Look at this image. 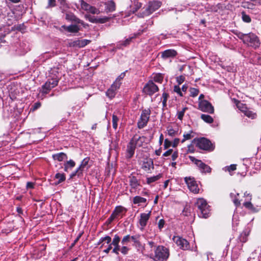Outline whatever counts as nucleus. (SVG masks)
Returning <instances> with one entry per match:
<instances>
[{"mask_svg": "<svg viewBox=\"0 0 261 261\" xmlns=\"http://www.w3.org/2000/svg\"><path fill=\"white\" fill-rule=\"evenodd\" d=\"M54 70L49 73L48 79L45 84L42 85L41 92L43 94H47L52 88L57 86L59 77L56 74L54 73Z\"/></svg>", "mask_w": 261, "mask_h": 261, "instance_id": "f257e3e1", "label": "nucleus"}, {"mask_svg": "<svg viewBox=\"0 0 261 261\" xmlns=\"http://www.w3.org/2000/svg\"><path fill=\"white\" fill-rule=\"evenodd\" d=\"M196 205L200 211L198 214L200 217L207 218L209 217L210 212V206L208 205L205 199L203 198H198L197 200Z\"/></svg>", "mask_w": 261, "mask_h": 261, "instance_id": "f03ea898", "label": "nucleus"}, {"mask_svg": "<svg viewBox=\"0 0 261 261\" xmlns=\"http://www.w3.org/2000/svg\"><path fill=\"white\" fill-rule=\"evenodd\" d=\"M161 6V3L159 1L150 2L148 5L143 8V11L140 15V17H143L148 16L158 10Z\"/></svg>", "mask_w": 261, "mask_h": 261, "instance_id": "7ed1b4c3", "label": "nucleus"}, {"mask_svg": "<svg viewBox=\"0 0 261 261\" xmlns=\"http://www.w3.org/2000/svg\"><path fill=\"white\" fill-rule=\"evenodd\" d=\"M169 255L168 249L162 246H158L155 250L154 259L156 261H163L167 259Z\"/></svg>", "mask_w": 261, "mask_h": 261, "instance_id": "20e7f679", "label": "nucleus"}, {"mask_svg": "<svg viewBox=\"0 0 261 261\" xmlns=\"http://www.w3.org/2000/svg\"><path fill=\"white\" fill-rule=\"evenodd\" d=\"M150 113L151 111L149 109L142 111L138 122V127L139 128H142L147 125L150 118Z\"/></svg>", "mask_w": 261, "mask_h": 261, "instance_id": "39448f33", "label": "nucleus"}, {"mask_svg": "<svg viewBox=\"0 0 261 261\" xmlns=\"http://www.w3.org/2000/svg\"><path fill=\"white\" fill-rule=\"evenodd\" d=\"M245 43L255 49L258 48L260 44L257 36L253 33L247 34V39Z\"/></svg>", "mask_w": 261, "mask_h": 261, "instance_id": "423d86ee", "label": "nucleus"}, {"mask_svg": "<svg viewBox=\"0 0 261 261\" xmlns=\"http://www.w3.org/2000/svg\"><path fill=\"white\" fill-rule=\"evenodd\" d=\"M198 109L202 112L213 114L214 108L212 104L207 100H201L198 103Z\"/></svg>", "mask_w": 261, "mask_h": 261, "instance_id": "0eeeda50", "label": "nucleus"}, {"mask_svg": "<svg viewBox=\"0 0 261 261\" xmlns=\"http://www.w3.org/2000/svg\"><path fill=\"white\" fill-rule=\"evenodd\" d=\"M196 146L203 150L213 149L211 142L208 140L204 138L197 140Z\"/></svg>", "mask_w": 261, "mask_h": 261, "instance_id": "6e6552de", "label": "nucleus"}, {"mask_svg": "<svg viewBox=\"0 0 261 261\" xmlns=\"http://www.w3.org/2000/svg\"><path fill=\"white\" fill-rule=\"evenodd\" d=\"M80 3L81 9L87 13L93 14H98L99 13V11L98 9L91 6L84 0H80Z\"/></svg>", "mask_w": 261, "mask_h": 261, "instance_id": "1a4fd4ad", "label": "nucleus"}, {"mask_svg": "<svg viewBox=\"0 0 261 261\" xmlns=\"http://www.w3.org/2000/svg\"><path fill=\"white\" fill-rule=\"evenodd\" d=\"M185 181L189 189L194 193H198L199 191L198 185L193 178L186 177Z\"/></svg>", "mask_w": 261, "mask_h": 261, "instance_id": "9d476101", "label": "nucleus"}, {"mask_svg": "<svg viewBox=\"0 0 261 261\" xmlns=\"http://www.w3.org/2000/svg\"><path fill=\"white\" fill-rule=\"evenodd\" d=\"M173 240L182 250H187L190 248L188 242L179 236H174L173 238Z\"/></svg>", "mask_w": 261, "mask_h": 261, "instance_id": "9b49d317", "label": "nucleus"}, {"mask_svg": "<svg viewBox=\"0 0 261 261\" xmlns=\"http://www.w3.org/2000/svg\"><path fill=\"white\" fill-rule=\"evenodd\" d=\"M143 90L147 94L152 95L158 91L159 88L152 81H149L145 86Z\"/></svg>", "mask_w": 261, "mask_h": 261, "instance_id": "f8f14e48", "label": "nucleus"}, {"mask_svg": "<svg viewBox=\"0 0 261 261\" xmlns=\"http://www.w3.org/2000/svg\"><path fill=\"white\" fill-rule=\"evenodd\" d=\"M119 88L120 86H119L117 82H114L111 87L107 91L106 95L110 99H112L115 96L116 92Z\"/></svg>", "mask_w": 261, "mask_h": 261, "instance_id": "ddd939ff", "label": "nucleus"}, {"mask_svg": "<svg viewBox=\"0 0 261 261\" xmlns=\"http://www.w3.org/2000/svg\"><path fill=\"white\" fill-rule=\"evenodd\" d=\"M65 18L66 20L68 21H70L76 23H80L84 26V27H86V24L84 23V21L80 19L77 18L73 13L71 12H68L66 13Z\"/></svg>", "mask_w": 261, "mask_h": 261, "instance_id": "4468645a", "label": "nucleus"}, {"mask_svg": "<svg viewBox=\"0 0 261 261\" xmlns=\"http://www.w3.org/2000/svg\"><path fill=\"white\" fill-rule=\"evenodd\" d=\"M134 246L138 251L142 252L144 249L143 244L140 241V238L132 237V244Z\"/></svg>", "mask_w": 261, "mask_h": 261, "instance_id": "2eb2a0df", "label": "nucleus"}, {"mask_svg": "<svg viewBox=\"0 0 261 261\" xmlns=\"http://www.w3.org/2000/svg\"><path fill=\"white\" fill-rule=\"evenodd\" d=\"M177 55V52L174 49H167L162 53V57L163 59L173 58Z\"/></svg>", "mask_w": 261, "mask_h": 261, "instance_id": "dca6fc26", "label": "nucleus"}, {"mask_svg": "<svg viewBox=\"0 0 261 261\" xmlns=\"http://www.w3.org/2000/svg\"><path fill=\"white\" fill-rule=\"evenodd\" d=\"M105 11L107 12H113L116 9V5L115 2L111 0L107 1L105 4Z\"/></svg>", "mask_w": 261, "mask_h": 261, "instance_id": "f3484780", "label": "nucleus"}, {"mask_svg": "<svg viewBox=\"0 0 261 261\" xmlns=\"http://www.w3.org/2000/svg\"><path fill=\"white\" fill-rule=\"evenodd\" d=\"M149 217L150 213L147 214H141L139 222L141 226H142V228H143L146 225L147 222L148 220Z\"/></svg>", "mask_w": 261, "mask_h": 261, "instance_id": "a211bd4d", "label": "nucleus"}, {"mask_svg": "<svg viewBox=\"0 0 261 261\" xmlns=\"http://www.w3.org/2000/svg\"><path fill=\"white\" fill-rule=\"evenodd\" d=\"M52 158L54 160H57L59 162H61L67 160V155L64 152H60L53 154Z\"/></svg>", "mask_w": 261, "mask_h": 261, "instance_id": "6ab92c4d", "label": "nucleus"}, {"mask_svg": "<svg viewBox=\"0 0 261 261\" xmlns=\"http://www.w3.org/2000/svg\"><path fill=\"white\" fill-rule=\"evenodd\" d=\"M90 40L88 39L78 40L73 42V46L79 47H83L88 44Z\"/></svg>", "mask_w": 261, "mask_h": 261, "instance_id": "aec40b11", "label": "nucleus"}, {"mask_svg": "<svg viewBox=\"0 0 261 261\" xmlns=\"http://www.w3.org/2000/svg\"><path fill=\"white\" fill-rule=\"evenodd\" d=\"M124 212H125V209L123 207L121 206H118L116 207L112 214H114L117 218L118 217L121 216Z\"/></svg>", "mask_w": 261, "mask_h": 261, "instance_id": "412c9836", "label": "nucleus"}, {"mask_svg": "<svg viewBox=\"0 0 261 261\" xmlns=\"http://www.w3.org/2000/svg\"><path fill=\"white\" fill-rule=\"evenodd\" d=\"M75 163L72 160L67 161L64 164V170L65 172H68V170L73 168L75 166Z\"/></svg>", "mask_w": 261, "mask_h": 261, "instance_id": "4be33fe9", "label": "nucleus"}, {"mask_svg": "<svg viewBox=\"0 0 261 261\" xmlns=\"http://www.w3.org/2000/svg\"><path fill=\"white\" fill-rule=\"evenodd\" d=\"M90 161V159L89 158H85L81 162L80 166L77 168L80 170L83 173V171H84L85 169L86 168L87 169H88V164Z\"/></svg>", "mask_w": 261, "mask_h": 261, "instance_id": "5701e85b", "label": "nucleus"}, {"mask_svg": "<svg viewBox=\"0 0 261 261\" xmlns=\"http://www.w3.org/2000/svg\"><path fill=\"white\" fill-rule=\"evenodd\" d=\"M112 239L109 236H106L105 237L101 238L97 244L100 245L101 244V246H100V248H102L104 247L105 243L107 244H110L111 242Z\"/></svg>", "mask_w": 261, "mask_h": 261, "instance_id": "b1692460", "label": "nucleus"}, {"mask_svg": "<svg viewBox=\"0 0 261 261\" xmlns=\"http://www.w3.org/2000/svg\"><path fill=\"white\" fill-rule=\"evenodd\" d=\"M55 178L58 180L55 184L56 185H57L64 181L66 179V177L64 173H57L55 176Z\"/></svg>", "mask_w": 261, "mask_h": 261, "instance_id": "393cba45", "label": "nucleus"}, {"mask_svg": "<svg viewBox=\"0 0 261 261\" xmlns=\"http://www.w3.org/2000/svg\"><path fill=\"white\" fill-rule=\"evenodd\" d=\"M66 30L70 33H77L80 30L79 26L76 24H71L66 27Z\"/></svg>", "mask_w": 261, "mask_h": 261, "instance_id": "a878e982", "label": "nucleus"}, {"mask_svg": "<svg viewBox=\"0 0 261 261\" xmlns=\"http://www.w3.org/2000/svg\"><path fill=\"white\" fill-rule=\"evenodd\" d=\"M236 106L239 110L243 113L248 109L246 104L242 103L239 101H237Z\"/></svg>", "mask_w": 261, "mask_h": 261, "instance_id": "bb28decb", "label": "nucleus"}, {"mask_svg": "<svg viewBox=\"0 0 261 261\" xmlns=\"http://www.w3.org/2000/svg\"><path fill=\"white\" fill-rule=\"evenodd\" d=\"M200 117L202 120H203L205 122L207 123H212L214 121L213 118L208 115L202 114Z\"/></svg>", "mask_w": 261, "mask_h": 261, "instance_id": "cd10ccee", "label": "nucleus"}, {"mask_svg": "<svg viewBox=\"0 0 261 261\" xmlns=\"http://www.w3.org/2000/svg\"><path fill=\"white\" fill-rule=\"evenodd\" d=\"M130 38H128L126 39L125 41L119 42L116 46L117 48H122L123 46H126L129 45L130 42Z\"/></svg>", "mask_w": 261, "mask_h": 261, "instance_id": "c85d7f7f", "label": "nucleus"}, {"mask_svg": "<svg viewBox=\"0 0 261 261\" xmlns=\"http://www.w3.org/2000/svg\"><path fill=\"white\" fill-rule=\"evenodd\" d=\"M190 159L191 161H192L193 162H194L199 168L200 170L201 168L202 167L204 163L201 162L200 160H198L196 159H195L194 157L193 156H190Z\"/></svg>", "mask_w": 261, "mask_h": 261, "instance_id": "c756f323", "label": "nucleus"}, {"mask_svg": "<svg viewBox=\"0 0 261 261\" xmlns=\"http://www.w3.org/2000/svg\"><path fill=\"white\" fill-rule=\"evenodd\" d=\"M244 114L248 118H251L252 119L255 118L256 117V113L250 110L249 109L245 111V112L244 113Z\"/></svg>", "mask_w": 261, "mask_h": 261, "instance_id": "7c9ffc66", "label": "nucleus"}, {"mask_svg": "<svg viewBox=\"0 0 261 261\" xmlns=\"http://www.w3.org/2000/svg\"><path fill=\"white\" fill-rule=\"evenodd\" d=\"M161 177V175L160 174L156 175V176H151V177H147V182L148 184H151L153 182H154L156 180H158V179H159Z\"/></svg>", "mask_w": 261, "mask_h": 261, "instance_id": "2f4dec72", "label": "nucleus"}, {"mask_svg": "<svg viewBox=\"0 0 261 261\" xmlns=\"http://www.w3.org/2000/svg\"><path fill=\"white\" fill-rule=\"evenodd\" d=\"M153 79L155 82L161 83L163 80V75L161 73H156L154 75Z\"/></svg>", "mask_w": 261, "mask_h": 261, "instance_id": "473e14b6", "label": "nucleus"}, {"mask_svg": "<svg viewBox=\"0 0 261 261\" xmlns=\"http://www.w3.org/2000/svg\"><path fill=\"white\" fill-rule=\"evenodd\" d=\"M146 201V199L144 198L140 197V196H136L134 198V203L135 204H141L142 203H145Z\"/></svg>", "mask_w": 261, "mask_h": 261, "instance_id": "72a5a7b5", "label": "nucleus"}, {"mask_svg": "<svg viewBox=\"0 0 261 261\" xmlns=\"http://www.w3.org/2000/svg\"><path fill=\"white\" fill-rule=\"evenodd\" d=\"M83 173L82 171L79 170V169L77 168L76 170L73 172L70 175V177L72 178L73 177L77 176L78 177L81 178L83 176Z\"/></svg>", "mask_w": 261, "mask_h": 261, "instance_id": "f704fd0d", "label": "nucleus"}, {"mask_svg": "<svg viewBox=\"0 0 261 261\" xmlns=\"http://www.w3.org/2000/svg\"><path fill=\"white\" fill-rule=\"evenodd\" d=\"M239 194L238 193L237 194L232 193H230V197L233 199V202L237 206H239L240 204V201L236 198V196H239Z\"/></svg>", "mask_w": 261, "mask_h": 261, "instance_id": "c9c22d12", "label": "nucleus"}, {"mask_svg": "<svg viewBox=\"0 0 261 261\" xmlns=\"http://www.w3.org/2000/svg\"><path fill=\"white\" fill-rule=\"evenodd\" d=\"M61 5V8L62 9L63 12L65 11L66 9L69 8L68 4H67L66 0H58Z\"/></svg>", "mask_w": 261, "mask_h": 261, "instance_id": "e433bc0d", "label": "nucleus"}, {"mask_svg": "<svg viewBox=\"0 0 261 261\" xmlns=\"http://www.w3.org/2000/svg\"><path fill=\"white\" fill-rule=\"evenodd\" d=\"M236 164H232L229 166H226L223 168V170L225 171H227L229 172L234 171L236 170Z\"/></svg>", "mask_w": 261, "mask_h": 261, "instance_id": "4c0bfd02", "label": "nucleus"}, {"mask_svg": "<svg viewBox=\"0 0 261 261\" xmlns=\"http://www.w3.org/2000/svg\"><path fill=\"white\" fill-rule=\"evenodd\" d=\"M118 120H119V119L117 117V116H116L115 115H113V116H112L113 127L115 129H116L117 128V125H118L117 123H118Z\"/></svg>", "mask_w": 261, "mask_h": 261, "instance_id": "58836bf2", "label": "nucleus"}, {"mask_svg": "<svg viewBox=\"0 0 261 261\" xmlns=\"http://www.w3.org/2000/svg\"><path fill=\"white\" fill-rule=\"evenodd\" d=\"M187 107H185L181 111H178L177 112V118L178 119H179V120H181L183 118V117L184 116V114H185V111L187 110Z\"/></svg>", "mask_w": 261, "mask_h": 261, "instance_id": "ea45409f", "label": "nucleus"}, {"mask_svg": "<svg viewBox=\"0 0 261 261\" xmlns=\"http://www.w3.org/2000/svg\"><path fill=\"white\" fill-rule=\"evenodd\" d=\"M200 170L203 173H210L211 172V168L210 166L204 164Z\"/></svg>", "mask_w": 261, "mask_h": 261, "instance_id": "a19ab883", "label": "nucleus"}, {"mask_svg": "<svg viewBox=\"0 0 261 261\" xmlns=\"http://www.w3.org/2000/svg\"><path fill=\"white\" fill-rule=\"evenodd\" d=\"M242 19L244 22H247V23L251 22V18L250 17V16L248 15H247L245 12H243L242 13Z\"/></svg>", "mask_w": 261, "mask_h": 261, "instance_id": "79ce46f5", "label": "nucleus"}, {"mask_svg": "<svg viewBox=\"0 0 261 261\" xmlns=\"http://www.w3.org/2000/svg\"><path fill=\"white\" fill-rule=\"evenodd\" d=\"M120 237L118 235L116 234L114 236V238H113L112 242V243L111 242V244L114 246H118V245H119V243L120 242Z\"/></svg>", "mask_w": 261, "mask_h": 261, "instance_id": "37998d69", "label": "nucleus"}, {"mask_svg": "<svg viewBox=\"0 0 261 261\" xmlns=\"http://www.w3.org/2000/svg\"><path fill=\"white\" fill-rule=\"evenodd\" d=\"M127 71H125L122 73H121L120 75L116 79L115 81L114 82H117L119 84V86H120L121 83L120 82V81L122 80L124 76H125V74Z\"/></svg>", "mask_w": 261, "mask_h": 261, "instance_id": "c03bdc74", "label": "nucleus"}, {"mask_svg": "<svg viewBox=\"0 0 261 261\" xmlns=\"http://www.w3.org/2000/svg\"><path fill=\"white\" fill-rule=\"evenodd\" d=\"M112 17H107V16H104L102 17L98 18V23H105L107 21H108Z\"/></svg>", "mask_w": 261, "mask_h": 261, "instance_id": "a18cd8bd", "label": "nucleus"}, {"mask_svg": "<svg viewBox=\"0 0 261 261\" xmlns=\"http://www.w3.org/2000/svg\"><path fill=\"white\" fill-rule=\"evenodd\" d=\"M168 97V94H167L166 93H163V94H162V98H163V101H162V105H163V107L164 108L166 107V102H167Z\"/></svg>", "mask_w": 261, "mask_h": 261, "instance_id": "49530a36", "label": "nucleus"}, {"mask_svg": "<svg viewBox=\"0 0 261 261\" xmlns=\"http://www.w3.org/2000/svg\"><path fill=\"white\" fill-rule=\"evenodd\" d=\"M199 93V90L196 88H191L190 89V95L192 97L196 96Z\"/></svg>", "mask_w": 261, "mask_h": 261, "instance_id": "de8ad7c7", "label": "nucleus"}, {"mask_svg": "<svg viewBox=\"0 0 261 261\" xmlns=\"http://www.w3.org/2000/svg\"><path fill=\"white\" fill-rule=\"evenodd\" d=\"M237 36L240 39L242 40L243 42L245 43L247 39V34H243L242 33H239L237 34Z\"/></svg>", "mask_w": 261, "mask_h": 261, "instance_id": "09e8293b", "label": "nucleus"}, {"mask_svg": "<svg viewBox=\"0 0 261 261\" xmlns=\"http://www.w3.org/2000/svg\"><path fill=\"white\" fill-rule=\"evenodd\" d=\"M130 236L129 235H127L126 236H125L122 241H121V243L123 245H126L130 241Z\"/></svg>", "mask_w": 261, "mask_h": 261, "instance_id": "8fccbe9b", "label": "nucleus"}, {"mask_svg": "<svg viewBox=\"0 0 261 261\" xmlns=\"http://www.w3.org/2000/svg\"><path fill=\"white\" fill-rule=\"evenodd\" d=\"M41 107V103L40 102H37L35 103L31 107V110L32 111H35L39 108Z\"/></svg>", "mask_w": 261, "mask_h": 261, "instance_id": "3c124183", "label": "nucleus"}, {"mask_svg": "<svg viewBox=\"0 0 261 261\" xmlns=\"http://www.w3.org/2000/svg\"><path fill=\"white\" fill-rule=\"evenodd\" d=\"M167 132H168V134L170 136H174L176 132L174 130L172 127H168L167 128Z\"/></svg>", "mask_w": 261, "mask_h": 261, "instance_id": "603ef678", "label": "nucleus"}, {"mask_svg": "<svg viewBox=\"0 0 261 261\" xmlns=\"http://www.w3.org/2000/svg\"><path fill=\"white\" fill-rule=\"evenodd\" d=\"M174 91L175 92L177 93L178 94H179V95H180V96H183L182 93L181 92V90H180V88L179 87V86H175L174 87Z\"/></svg>", "mask_w": 261, "mask_h": 261, "instance_id": "864d4df0", "label": "nucleus"}, {"mask_svg": "<svg viewBox=\"0 0 261 261\" xmlns=\"http://www.w3.org/2000/svg\"><path fill=\"white\" fill-rule=\"evenodd\" d=\"M142 3L141 2H139L138 1H135L134 2V6L135 7V10L133 11V13L135 12V11H137L138 9H139L141 6H142Z\"/></svg>", "mask_w": 261, "mask_h": 261, "instance_id": "5fc2aeb1", "label": "nucleus"}, {"mask_svg": "<svg viewBox=\"0 0 261 261\" xmlns=\"http://www.w3.org/2000/svg\"><path fill=\"white\" fill-rule=\"evenodd\" d=\"M185 78L184 76L180 75L176 77V81L178 85L181 84L185 81Z\"/></svg>", "mask_w": 261, "mask_h": 261, "instance_id": "6e6d98bb", "label": "nucleus"}, {"mask_svg": "<svg viewBox=\"0 0 261 261\" xmlns=\"http://www.w3.org/2000/svg\"><path fill=\"white\" fill-rule=\"evenodd\" d=\"M184 139L181 140V142H184L186 140H189L192 138V136L190 134H184Z\"/></svg>", "mask_w": 261, "mask_h": 261, "instance_id": "4d7b16f0", "label": "nucleus"}, {"mask_svg": "<svg viewBox=\"0 0 261 261\" xmlns=\"http://www.w3.org/2000/svg\"><path fill=\"white\" fill-rule=\"evenodd\" d=\"M87 18L88 19V20L93 23H98V18H94L90 15L87 16Z\"/></svg>", "mask_w": 261, "mask_h": 261, "instance_id": "13d9d810", "label": "nucleus"}, {"mask_svg": "<svg viewBox=\"0 0 261 261\" xmlns=\"http://www.w3.org/2000/svg\"><path fill=\"white\" fill-rule=\"evenodd\" d=\"M158 227L161 230L165 225V221L163 219H160L158 222Z\"/></svg>", "mask_w": 261, "mask_h": 261, "instance_id": "bf43d9fd", "label": "nucleus"}, {"mask_svg": "<svg viewBox=\"0 0 261 261\" xmlns=\"http://www.w3.org/2000/svg\"><path fill=\"white\" fill-rule=\"evenodd\" d=\"M152 165H153L152 162L151 161H149V162H147L146 163L144 164L143 167L145 168H147L148 169H149L150 167L152 166Z\"/></svg>", "mask_w": 261, "mask_h": 261, "instance_id": "052dcab7", "label": "nucleus"}, {"mask_svg": "<svg viewBox=\"0 0 261 261\" xmlns=\"http://www.w3.org/2000/svg\"><path fill=\"white\" fill-rule=\"evenodd\" d=\"M120 251L123 254H126L128 253L129 248L125 246H123L120 249Z\"/></svg>", "mask_w": 261, "mask_h": 261, "instance_id": "680f3d73", "label": "nucleus"}, {"mask_svg": "<svg viewBox=\"0 0 261 261\" xmlns=\"http://www.w3.org/2000/svg\"><path fill=\"white\" fill-rule=\"evenodd\" d=\"M244 206L249 209H252L253 208V205L250 202H246L243 204Z\"/></svg>", "mask_w": 261, "mask_h": 261, "instance_id": "e2e57ef3", "label": "nucleus"}, {"mask_svg": "<svg viewBox=\"0 0 261 261\" xmlns=\"http://www.w3.org/2000/svg\"><path fill=\"white\" fill-rule=\"evenodd\" d=\"M56 5V1L55 0H48V7H53L55 6Z\"/></svg>", "mask_w": 261, "mask_h": 261, "instance_id": "0e129e2a", "label": "nucleus"}, {"mask_svg": "<svg viewBox=\"0 0 261 261\" xmlns=\"http://www.w3.org/2000/svg\"><path fill=\"white\" fill-rule=\"evenodd\" d=\"M115 246V247L113 249L112 252L113 253H115L117 254H118V252H119V250H120V246L118 245V246Z\"/></svg>", "mask_w": 261, "mask_h": 261, "instance_id": "69168bd1", "label": "nucleus"}, {"mask_svg": "<svg viewBox=\"0 0 261 261\" xmlns=\"http://www.w3.org/2000/svg\"><path fill=\"white\" fill-rule=\"evenodd\" d=\"M108 245H109L108 247L103 250V252L106 253H108L112 248V245L111 244V243Z\"/></svg>", "mask_w": 261, "mask_h": 261, "instance_id": "338daca9", "label": "nucleus"}, {"mask_svg": "<svg viewBox=\"0 0 261 261\" xmlns=\"http://www.w3.org/2000/svg\"><path fill=\"white\" fill-rule=\"evenodd\" d=\"M34 184L32 182H28L27 184V189H33Z\"/></svg>", "mask_w": 261, "mask_h": 261, "instance_id": "774afa93", "label": "nucleus"}]
</instances>
